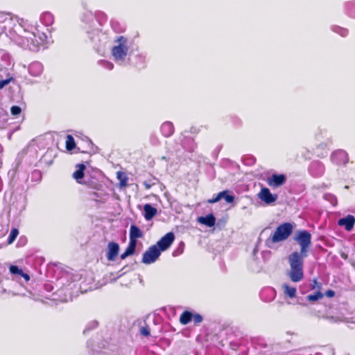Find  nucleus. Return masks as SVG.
Masks as SVG:
<instances>
[{"instance_id": "bb28decb", "label": "nucleus", "mask_w": 355, "mask_h": 355, "mask_svg": "<svg viewBox=\"0 0 355 355\" xmlns=\"http://www.w3.org/2000/svg\"><path fill=\"white\" fill-rule=\"evenodd\" d=\"M193 313L190 311H184L180 318V322L182 324H187L192 320Z\"/></svg>"}, {"instance_id": "864d4df0", "label": "nucleus", "mask_w": 355, "mask_h": 355, "mask_svg": "<svg viewBox=\"0 0 355 355\" xmlns=\"http://www.w3.org/2000/svg\"><path fill=\"white\" fill-rule=\"evenodd\" d=\"M345 189H349V186L346 185V186L345 187Z\"/></svg>"}, {"instance_id": "dca6fc26", "label": "nucleus", "mask_w": 355, "mask_h": 355, "mask_svg": "<svg viewBox=\"0 0 355 355\" xmlns=\"http://www.w3.org/2000/svg\"><path fill=\"white\" fill-rule=\"evenodd\" d=\"M338 223L340 226H344L346 230L350 231L354 226L355 217L352 215H347L346 217L340 218Z\"/></svg>"}, {"instance_id": "79ce46f5", "label": "nucleus", "mask_w": 355, "mask_h": 355, "mask_svg": "<svg viewBox=\"0 0 355 355\" xmlns=\"http://www.w3.org/2000/svg\"><path fill=\"white\" fill-rule=\"evenodd\" d=\"M311 289L317 290V291H320L322 288V284L318 282L316 280H313V284H311Z\"/></svg>"}, {"instance_id": "3c124183", "label": "nucleus", "mask_w": 355, "mask_h": 355, "mask_svg": "<svg viewBox=\"0 0 355 355\" xmlns=\"http://www.w3.org/2000/svg\"><path fill=\"white\" fill-rule=\"evenodd\" d=\"M144 185L145 186L146 189H149L151 187V184L148 183L147 182H144Z\"/></svg>"}, {"instance_id": "393cba45", "label": "nucleus", "mask_w": 355, "mask_h": 355, "mask_svg": "<svg viewBox=\"0 0 355 355\" xmlns=\"http://www.w3.org/2000/svg\"><path fill=\"white\" fill-rule=\"evenodd\" d=\"M41 22L46 26H49L54 21L53 16L49 12H44L40 16Z\"/></svg>"}, {"instance_id": "ea45409f", "label": "nucleus", "mask_w": 355, "mask_h": 355, "mask_svg": "<svg viewBox=\"0 0 355 355\" xmlns=\"http://www.w3.org/2000/svg\"><path fill=\"white\" fill-rule=\"evenodd\" d=\"M141 335L144 336H148L150 335V328L148 326H144L141 327L140 330Z\"/></svg>"}, {"instance_id": "9b49d317", "label": "nucleus", "mask_w": 355, "mask_h": 355, "mask_svg": "<svg viewBox=\"0 0 355 355\" xmlns=\"http://www.w3.org/2000/svg\"><path fill=\"white\" fill-rule=\"evenodd\" d=\"M304 266H290L287 276L293 282H299L304 277Z\"/></svg>"}, {"instance_id": "20e7f679", "label": "nucleus", "mask_w": 355, "mask_h": 355, "mask_svg": "<svg viewBox=\"0 0 355 355\" xmlns=\"http://www.w3.org/2000/svg\"><path fill=\"white\" fill-rule=\"evenodd\" d=\"M293 226L290 223H284L279 225L275 233L266 241V245L271 248L275 243L286 240L292 234Z\"/></svg>"}, {"instance_id": "a878e982", "label": "nucleus", "mask_w": 355, "mask_h": 355, "mask_svg": "<svg viewBox=\"0 0 355 355\" xmlns=\"http://www.w3.org/2000/svg\"><path fill=\"white\" fill-rule=\"evenodd\" d=\"M77 170L73 173V177L78 182H80V180L84 176V171L85 166L83 164H78L76 165Z\"/></svg>"}, {"instance_id": "8fccbe9b", "label": "nucleus", "mask_w": 355, "mask_h": 355, "mask_svg": "<svg viewBox=\"0 0 355 355\" xmlns=\"http://www.w3.org/2000/svg\"><path fill=\"white\" fill-rule=\"evenodd\" d=\"M127 184V178H124L123 180H121V186H126Z\"/></svg>"}, {"instance_id": "09e8293b", "label": "nucleus", "mask_w": 355, "mask_h": 355, "mask_svg": "<svg viewBox=\"0 0 355 355\" xmlns=\"http://www.w3.org/2000/svg\"><path fill=\"white\" fill-rule=\"evenodd\" d=\"M130 256L127 252H124L121 255V259H125L127 257Z\"/></svg>"}, {"instance_id": "f257e3e1", "label": "nucleus", "mask_w": 355, "mask_h": 355, "mask_svg": "<svg viewBox=\"0 0 355 355\" xmlns=\"http://www.w3.org/2000/svg\"><path fill=\"white\" fill-rule=\"evenodd\" d=\"M82 21L85 24L83 28L85 31V42L90 43L99 54L103 53L109 42V37L106 33L99 31L97 26L101 24L95 15L91 11H87L83 15Z\"/></svg>"}, {"instance_id": "cd10ccee", "label": "nucleus", "mask_w": 355, "mask_h": 355, "mask_svg": "<svg viewBox=\"0 0 355 355\" xmlns=\"http://www.w3.org/2000/svg\"><path fill=\"white\" fill-rule=\"evenodd\" d=\"M8 119V113L2 107H0V129L4 126Z\"/></svg>"}, {"instance_id": "de8ad7c7", "label": "nucleus", "mask_w": 355, "mask_h": 355, "mask_svg": "<svg viewBox=\"0 0 355 355\" xmlns=\"http://www.w3.org/2000/svg\"><path fill=\"white\" fill-rule=\"evenodd\" d=\"M6 19V15L4 13L0 12V23L3 22Z\"/></svg>"}, {"instance_id": "c756f323", "label": "nucleus", "mask_w": 355, "mask_h": 355, "mask_svg": "<svg viewBox=\"0 0 355 355\" xmlns=\"http://www.w3.org/2000/svg\"><path fill=\"white\" fill-rule=\"evenodd\" d=\"M347 14L352 18H355V1H349L346 3Z\"/></svg>"}, {"instance_id": "a19ab883", "label": "nucleus", "mask_w": 355, "mask_h": 355, "mask_svg": "<svg viewBox=\"0 0 355 355\" xmlns=\"http://www.w3.org/2000/svg\"><path fill=\"white\" fill-rule=\"evenodd\" d=\"M192 320H193L195 324H199L202 322L203 318L202 316L199 313L193 314Z\"/></svg>"}, {"instance_id": "4be33fe9", "label": "nucleus", "mask_w": 355, "mask_h": 355, "mask_svg": "<svg viewBox=\"0 0 355 355\" xmlns=\"http://www.w3.org/2000/svg\"><path fill=\"white\" fill-rule=\"evenodd\" d=\"M144 216L146 220H151L157 213L155 207L150 204H146L144 206Z\"/></svg>"}, {"instance_id": "a211bd4d", "label": "nucleus", "mask_w": 355, "mask_h": 355, "mask_svg": "<svg viewBox=\"0 0 355 355\" xmlns=\"http://www.w3.org/2000/svg\"><path fill=\"white\" fill-rule=\"evenodd\" d=\"M43 69V65L39 62H33L28 66V72L34 77L40 76L42 73Z\"/></svg>"}, {"instance_id": "f3484780", "label": "nucleus", "mask_w": 355, "mask_h": 355, "mask_svg": "<svg viewBox=\"0 0 355 355\" xmlns=\"http://www.w3.org/2000/svg\"><path fill=\"white\" fill-rule=\"evenodd\" d=\"M324 166L320 162H313L310 166V171L313 175L320 177L324 173Z\"/></svg>"}, {"instance_id": "7ed1b4c3", "label": "nucleus", "mask_w": 355, "mask_h": 355, "mask_svg": "<svg viewBox=\"0 0 355 355\" xmlns=\"http://www.w3.org/2000/svg\"><path fill=\"white\" fill-rule=\"evenodd\" d=\"M36 31L37 33L35 32L28 33L27 35L22 39L19 44L23 48L36 51L40 46L46 40L47 36L44 33H40L37 29Z\"/></svg>"}, {"instance_id": "f8f14e48", "label": "nucleus", "mask_w": 355, "mask_h": 355, "mask_svg": "<svg viewBox=\"0 0 355 355\" xmlns=\"http://www.w3.org/2000/svg\"><path fill=\"white\" fill-rule=\"evenodd\" d=\"M331 160L337 165H345L349 162L348 154L343 150H336L331 154Z\"/></svg>"}, {"instance_id": "9d476101", "label": "nucleus", "mask_w": 355, "mask_h": 355, "mask_svg": "<svg viewBox=\"0 0 355 355\" xmlns=\"http://www.w3.org/2000/svg\"><path fill=\"white\" fill-rule=\"evenodd\" d=\"M175 239V235L173 232H168L159 240L155 246L161 251L167 250L173 243Z\"/></svg>"}, {"instance_id": "412c9836", "label": "nucleus", "mask_w": 355, "mask_h": 355, "mask_svg": "<svg viewBox=\"0 0 355 355\" xmlns=\"http://www.w3.org/2000/svg\"><path fill=\"white\" fill-rule=\"evenodd\" d=\"M197 221L207 227H211L216 223V218L212 214H209L205 216H200L198 218Z\"/></svg>"}, {"instance_id": "49530a36", "label": "nucleus", "mask_w": 355, "mask_h": 355, "mask_svg": "<svg viewBox=\"0 0 355 355\" xmlns=\"http://www.w3.org/2000/svg\"><path fill=\"white\" fill-rule=\"evenodd\" d=\"M21 277H23L26 282H28L30 280V276L27 273L23 272Z\"/></svg>"}, {"instance_id": "f03ea898", "label": "nucleus", "mask_w": 355, "mask_h": 355, "mask_svg": "<svg viewBox=\"0 0 355 355\" xmlns=\"http://www.w3.org/2000/svg\"><path fill=\"white\" fill-rule=\"evenodd\" d=\"M116 44L112 49V56L114 62L121 66H125L128 62L126 58L129 50L128 40L123 36H119L114 40Z\"/></svg>"}, {"instance_id": "37998d69", "label": "nucleus", "mask_w": 355, "mask_h": 355, "mask_svg": "<svg viewBox=\"0 0 355 355\" xmlns=\"http://www.w3.org/2000/svg\"><path fill=\"white\" fill-rule=\"evenodd\" d=\"M98 323L97 321L96 320H94V321H92L87 327V328L85 329V330L84 331V333L86 332V331H88V330H91V329H94L95 328L97 327Z\"/></svg>"}, {"instance_id": "39448f33", "label": "nucleus", "mask_w": 355, "mask_h": 355, "mask_svg": "<svg viewBox=\"0 0 355 355\" xmlns=\"http://www.w3.org/2000/svg\"><path fill=\"white\" fill-rule=\"evenodd\" d=\"M293 239L300 246V252L307 254L311 245V234L306 230H300L295 233Z\"/></svg>"}, {"instance_id": "c9c22d12", "label": "nucleus", "mask_w": 355, "mask_h": 355, "mask_svg": "<svg viewBox=\"0 0 355 355\" xmlns=\"http://www.w3.org/2000/svg\"><path fill=\"white\" fill-rule=\"evenodd\" d=\"M9 270L12 275H17L19 277H21L24 272L18 266L14 265L10 266Z\"/></svg>"}, {"instance_id": "5701e85b", "label": "nucleus", "mask_w": 355, "mask_h": 355, "mask_svg": "<svg viewBox=\"0 0 355 355\" xmlns=\"http://www.w3.org/2000/svg\"><path fill=\"white\" fill-rule=\"evenodd\" d=\"M282 290L284 293V295L291 299L295 297L297 290L294 286H290L287 283H284L282 284Z\"/></svg>"}, {"instance_id": "0eeeda50", "label": "nucleus", "mask_w": 355, "mask_h": 355, "mask_svg": "<svg viewBox=\"0 0 355 355\" xmlns=\"http://www.w3.org/2000/svg\"><path fill=\"white\" fill-rule=\"evenodd\" d=\"M286 180L287 178L284 174H272L268 177L266 182L271 188L277 189L284 185Z\"/></svg>"}, {"instance_id": "2f4dec72", "label": "nucleus", "mask_w": 355, "mask_h": 355, "mask_svg": "<svg viewBox=\"0 0 355 355\" xmlns=\"http://www.w3.org/2000/svg\"><path fill=\"white\" fill-rule=\"evenodd\" d=\"M75 141L73 137L68 135L66 139V148L68 150H72L75 148Z\"/></svg>"}, {"instance_id": "e433bc0d", "label": "nucleus", "mask_w": 355, "mask_h": 355, "mask_svg": "<svg viewBox=\"0 0 355 355\" xmlns=\"http://www.w3.org/2000/svg\"><path fill=\"white\" fill-rule=\"evenodd\" d=\"M136 245H137V241H132L130 240L128 246L127 247V248L125 249V251L127 252V253L129 255H132L135 252Z\"/></svg>"}, {"instance_id": "b1692460", "label": "nucleus", "mask_w": 355, "mask_h": 355, "mask_svg": "<svg viewBox=\"0 0 355 355\" xmlns=\"http://www.w3.org/2000/svg\"><path fill=\"white\" fill-rule=\"evenodd\" d=\"M143 237L141 230L135 225H132L130 228V240L137 241V239Z\"/></svg>"}, {"instance_id": "6e6552de", "label": "nucleus", "mask_w": 355, "mask_h": 355, "mask_svg": "<svg viewBox=\"0 0 355 355\" xmlns=\"http://www.w3.org/2000/svg\"><path fill=\"white\" fill-rule=\"evenodd\" d=\"M43 141L44 138L42 137L33 139L24 149L26 153L30 154L31 156L36 155L39 149L44 148Z\"/></svg>"}, {"instance_id": "6ab92c4d", "label": "nucleus", "mask_w": 355, "mask_h": 355, "mask_svg": "<svg viewBox=\"0 0 355 355\" xmlns=\"http://www.w3.org/2000/svg\"><path fill=\"white\" fill-rule=\"evenodd\" d=\"M160 132L165 137H171L174 132L173 124L170 121L164 122L160 127Z\"/></svg>"}, {"instance_id": "423d86ee", "label": "nucleus", "mask_w": 355, "mask_h": 355, "mask_svg": "<svg viewBox=\"0 0 355 355\" xmlns=\"http://www.w3.org/2000/svg\"><path fill=\"white\" fill-rule=\"evenodd\" d=\"M161 252L157 246H150L143 254L142 262L145 264H151L157 261Z\"/></svg>"}, {"instance_id": "1a4fd4ad", "label": "nucleus", "mask_w": 355, "mask_h": 355, "mask_svg": "<svg viewBox=\"0 0 355 355\" xmlns=\"http://www.w3.org/2000/svg\"><path fill=\"white\" fill-rule=\"evenodd\" d=\"M258 198L266 205L274 203L278 198L277 194H272L267 187H263L257 194Z\"/></svg>"}, {"instance_id": "aec40b11", "label": "nucleus", "mask_w": 355, "mask_h": 355, "mask_svg": "<svg viewBox=\"0 0 355 355\" xmlns=\"http://www.w3.org/2000/svg\"><path fill=\"white\" fill-rule=\"evenodd\" d=\"M132 64L139 69H144L146 67V55L145 53L137 54Z\"/></svg>"}, {"instance_id": "58836bf2", "label": "nucleus", "mask_w": 355, "mask_h": 355, "mask_svg": "<svg viewBox=\"0 0 355 355\" xmlns=\"http://www.w3.org/2000/svg\"><path fill=\"white\" fill-rule=\"evenodd\" d=\"M10 112L12 116H17L21 113V109L19 106L13 105L10 108Z\"/></svg>"}, {"instance_id": "c85d7f7f", "label": "nucleus", "mask_w": 355, "mask_h": 355, "mask_svg": "<svg viewBox=\"0 0 355 355\" xmlns=\"http://www.w3.org/2000/svg\"><path fill=\"white\" fill-rule=\"evenodd\" d=\"M182 146L187 150L193 151L196 148V144L192 138H187L184 141H182Z\"/></svg>"}, {"instance_id": "473e14b6", "label": "nucleus", "mask_w": 355, "mask_h": 355, "mask_svg": "<svg viewBox=\"0 0 355 355\" xmlns=\"http://www.w3.org/2000/svg\"><path fill=\"white\" fill-rule=\"evenodd\" d=\"M324 297V294L320 291H317L315 294H310L306 296V299L309 301L315 302L322 299Z\"/></svg>"}, {"instance_id": "603ef678", "label": "nucleus", "mask_w": 355, "mask_h": 355, "mask_svg": "<svg viewBox=\"0 0 355 355\" xmlns=\"http://www.w3.org/2000/svg\"><path fill=\"white\" fill-rule=\"evenodd\" d=\"M3 151V147L1 145H0V153H2Z\"/></svg>"}, {"instance_id": "4c0bfd02", "label": "nucleus", "mask_w": 355, "mask_h": 355, "mask_svg": "<svg viewBox=\"0 0 355 355\" xmlns=\"http://www.w3.org/2000/svg\"><path fill=\"white\" fill-rule=\"evenodd\" d=\"M324 198L326 200L329 201L334 206L336 205V204H337L336 197L331 193H325L324 195Z\"/></svg>"}, {"instance_id": "7c9ffc66", "label": "nucleus", "mask_w": 355, "mask_h": 355, "mask_svg": "<svg viewBox=\"0 0 355 355\" xmlns=\"http://www.w3.org/2000/svg\"><path fill=\"white\" fill-rule=\"evenodd\" d=\"M331 30H332V31L340 35L342 37H345L348 34L347 29L343 28V27H340L338 26H333L331 27Z\"/></svg>"}, {"instance_id": "a18cd8bd", "label": "nucleus", "mask_w": 355, "mask_h": 355, "mask_svg": "<svg viewBox=\"0 0 355 355\" xmlns=\"http://www.w3.org/2000/svg\"><path fill=\"white\" fill-rule=\"evenodd\" d=\"M324 295L327 297H333L335 295V292L333 290H328L325 292Z\"/></svg>"}, {"instance_id": "4468645a", "label": "nucleus", "mask_w": 355, "mask_h": 355, "mask_svg": "<svg viewBox=\"0 0 355 355\" xmlns=\"http://www.w3.org/2000/svg\"><path fill=\"white\" fill-rule=\"evenodd\" d=\"M119 245L116 242H110L107 245V259L109 261H114L118 256Z\"/></svg>"}, {"instance_id": "ddd939ff", "label": "nucleus", "mask_w": 355, "mask_h": 355, "mask_svg": "<svg viewBox=\"0 0 355 355\" xmlns=\"http://www.w3.org/2000/svg\"><path fill=\"white\" fill-rule=\"evenodd\" d=\"M307 254H303L300 252H293L288 257V261L290 266H304V259Z\"/></svg>"}, {"instance_id": "f704fd0d", "label": "nucleus", "mask_w": 355, "mask_h": 355, "mask_svg": "<svg viewBox=\"0 0 355 355\" xmlns=\"http://www.w3.org/2000/svg\"><path fill=\"white\" fill-rule=\"evenodd\" d=\"M19 234V230L17 228H12L8 238V244H11Z\"/></svg>"}, {"instance_id": "72a5a7b5", "label": "nucleus", "mask_w": 355, "mask_h": 355, "mask_svg": "<svg viewBox=\"0 0 355 355\" xmlns=\"http://www.w3.org/2000/svg\"><path fill=\"white\" fill-rule=\"evenodd\" d=\"M98 64L107 70H112L114 68L113 63L107 60H101L98 62Z\"/></svg>"}, {"instance_id": "c03bdc74", "label": "nucleus", "mask_w": 355, "mask_h": 355, "mask_svg": "<svg viewBox=\"0 0 355 355\" xmlns=\"http://www.w3.org/2000/svg\"><path fill=\"white\" fill-rule=\"evenodd\" d=\"M12 80V78H6L5 80H0V89H3L6 85L9 84Z\"/></svg>"}, {"instance_id": "2eb2a0df", "label": "nucleus", "mask_w": 355, "mask_h": 355, "mask_svg": "<svg viewBox=\"0 0 355 355\" xmlns=\"http://www.w3.org/2000/svg\"><path fill=\"white\" fill-rule=\"evenodd\" d=\"M222 198H224L227 202L232 203L235 198L233 195H230L228 191H223L218 193L215 198L208 200V202L213 204L218 202Z\"/></svg>"}]
</instances>
